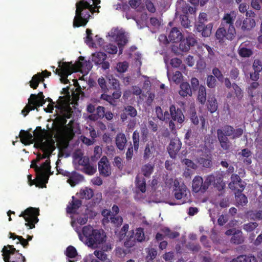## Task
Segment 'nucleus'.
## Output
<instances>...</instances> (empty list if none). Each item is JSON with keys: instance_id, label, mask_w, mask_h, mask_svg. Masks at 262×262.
Masks as SVG:
<instances>
[{"instance_id": "f257e3e1", "label": "nucleus", "mask_w": 262, "mask_h": 262, "mask_svg": "<svg viewBox=\"0 0 262 262\" xmlns=\"http://www.w3.org/2000/svg\"><path fill=\"white\" fill-rule=\"evenodd\" d=\"M223 171H217L213 174L206 177L203 182V179L201 176H195L192 180V191L195 193H204L208 189L209 186L212 185L219 191V195H223L225 192L226 184L223 181Z\"/></svg>"}, {"instance_id": "f03ea898", "label": "nucleus", "mask_w": 262, "mask_h": 262, "mask_svg": "<svg viewBox=\"0 0 262 262\" xmlns=\"http://www.w3.org/2000/svg\"><path fill=\"white\" fill-rule=\"evenodd\" d=\"M96 0H81L76 4L75 16L73 20L74 28L85 26L88 23L90 12L93 9V4Z\"/></svg>"}, {"instance_id": "7ed1b4c3", "label": "nucleus", "mask_w": 262, "mask_h": 262, "mask_svg": "<svg viewBox=\"0 0 262 262\" xmlns=\"http://www.w3.org/2000/svg\"><path fill=\"white\" fill-rule=\"evenodd\" d=\"M244 133L242 128L234 129L233 126L229 125H224L222 129H217L216 131L217 137L221 147L225 150L229 149L231 142L228 137H231L233 140L241 137Z\"/></svg>"}, {"instance_id": "20e7f679", "label": "nucleus", "mask_w": 262, "mask_h": 262, "mask_svg": "<svg viewBox=\"0 0 262 262\" xmlns=\"http://www.w3.org/2000/svg\"><path fill=\"white\" fill-rule=\"evenodd\" d=\"M58 67L55 69V74L58 75H63L67 79L69 75H70L74 72L86 68L88 70L91 69L90 63L86 61L83 56L79 57V61L73 64L72 62L58 61Z\"/></svg>"}, {"instance_id": "39448f33", "label": "nucleus", "mask_w": 262, "mask_h": 262, "mask_svg": "<svg viewBox=\"0 0 262 262\" xmlns=\"http://www.w3.org/2000/svg\"><path fill=\"white\" fill-rule=\"evenodd\" d=\"M82 232L89 247H96L105 241L106 235L103 230L94 229L90 225L83 227Z\"/></svg>"}, {"instance_id": "423d86ee", "label": "nucleus", "mask_w": 262, "mask_h": 262, "mask_svg": "<svg viewBox=\"0 0 262 262\" xmlns=\"http://www.w3.org/2000/svg\"><path fill=\"white\" fill-rule=\"evenodd\" d=\"M173 195L177 200H180V203L184 204L190 201L191 193L190 190L184 184H180L178 181L174 182Z\"/></svg>"}, {"instance_id": "0eeeda50", "label": "nucleus", "mask_w": 262, "mask_h": 262, "mask_svg": "<svg viewBox=\"0 0 262 262\" xmlns=\"http://www.w3.org/2000/svg\"><path fill=\"white\" fill-rule=\"evenodd\" d=\"M236 17V12L231 11L229 13H225L222 19L221 26H224L228 29V37L231 38L235 37L236 31L234 26V21Z\"/></svg>"}, {"instance_id": "6e6552de", "label": "nucleus", "mask_w": 262, "mask_h": 262, "mask_svg": "<svg viewBox=\"0 0 262 262\" xmlns=\"http://www.w3.org/2000/svg\"><path fill=\"white\" fill-rule=\"evenodd\" d=\"M169 112L170 113L171 120H169V127L171 131L176 130L174 122L182 124L184 121L185 116L181 108L174 104L170 106Z\"/></svg>"}, {"instance_id": "1a4fd4ad", "label": "nucleus", "mask_w": 262, "mask_h": 262, "mask_svg": "<svg viewBox=\"0 0 262 262\" xmlns=\"http://www.w3.org/2000/svg\"><path fill=\"white\" fill-rule=\"evenodd\" d=\"M235 25L236 28H240L243 32H248L255 27L256 23L253 18L246 17L244 20L238 18L236 20Z\"/></svg>"}, {"instance_id": "9d476101", "label": "nucleus", "mask_w": 262, "mask_h": 262, "mask_svg": "<svg viewBox=\"0 0 262 262\" xmlns=\"http://www.w3.org/2000/svg\"><path fill=\"white\" fill-rule=\"evenodd\" d=\"M158 154L156 146L152 141L146 143L143 151V159L144 161L153 159Z\"/></svg>"}, {"instance_id": "9b49d317", "label": "nucleus", "mask_w": 262, "mask_h": 262, "mask_svg": "<svg viewBox=\"0 0 262 262\" xmlns=\"http://www.w3.org/2000/svg\"><path fill=\"white\" fill-rule=\"evenodd\" d=\"M98 170L100 174L104 177H108L111 174V167L108 159L103 156L98 163Z\"/></svg>"}, {"instance_id": "f8f14e48", "label": "nucleus", "mask_w": 262, "mask_h": 262, "mask_svg": "<svg viewBox=\"0 0 262 262\" xmlns=\"http://www.w3.org/2000/svg\"><path fill=\"white\" fill-rule=\"evenodd\" d=\"M182 143L178 138H175L170 140L168 146L167 150L171 158H175L181 149Z\"/></svg>"}, {"instance_id": "ddd939ff", "label": "nucleus", "mask_w": 262, "mask_h": 262, "mask_svg": "<svg viewBox=\"0 0 262 262\" xmlns=\"http://www.w3.org/2000/svg\"><path fill=\"white\" fill-rule=\"evenodd\" d=\"M104 216L102 220V223L103 224L108 223L109 222V218L110 219L112 223L114 224L115 226H119L121 225L123 222L122 217L118 214H102Z\"/></svg>"}, {"instance_id": "4468645a", "label": "nucleus", "mask_w": 262, "mask_h": 262, "mask_svg": "<svg viewBox=\"0 0 262 262\" xmlns=\"http://www.w3.org/2000/svg\"><path fill=\"white\" fill-rule=\"evenodd\" d=\"M82 201L74 196H72V200L67 205V213H77V211L82 206Z\"/></svg>"}, {"instance_id": "2eb2a0df", "label": "nucleus", "mask_w": 262, "mask_h": 262, "mask_svg": "<svg viewBox=\"0 0 262 262\" xmlns=\"http://www.w3.org/2000/svg\"><path fill=\"white\" fill-rule=\"evenodd\" d=\"M46 102V100L43 98L42 99H38L36 101H35L33 104H30L28 103L21 111V114L24 117H26L28 113L31 111L37 109L38 107L42 106Z\"/></svg>"}, {"instance_id": "dca6fc26", "label": "nucleus", "mask_w": 262, "mask_h": 262, "mask_svg": "<svg viewBox=\"0 0 262 262\" xmlns=\"http://www.w3.org/2000/svg\"><path fill=\"white\" fill-rule=\"evenodd\" d=\"M55 107L63 117L67 119H69L71 117L72 111L69 106V103L65 102L58 103Z\"/></svg>"}, {"instance_id": "f3484780", "label": "nucleus", "mask_w": 262, "mask_h": 262, "mask_svg": "<svg viewBox=\"0 0 262 262\" xmlns=\"http://www.w3.org/2000/svg\"><path fill=\"white\" fill-rule=\"evenodd\" d=\"M195 28L198 32L201 33L202 36L206 37L210 35L212 25L211 24L205 25L203 21H198V24L195 25Z\"/></svg>"}, {"instance_id": "a211bd4d", "label": "nucleus", "mask_w": 262, "mask_h": 262, "mask_svg": "<svg viewBox=\"0 0 262 262\" xmlns=\"http://www.w3.org/2000/svg\"><path fill=\"white\" fill-rule=\"evenodd\" d=\"M51 172L46 171H38L36 173V184L37 186H40L42 188L46 187V184L48 183L49 176Z\"/></svg>"}, {"instance_id": "6ab92c4d", "label": "nucleus", "mask_w": 262, "mask_h": 262, "mask_svg": "<svg viewBox=\"0 0 262 262\" xmlns=\"http://www.w3.org/2000/svg\"><path fill=\"white\" fill-rule=\"evenodd\" d=\"M39 214H20L19 216H23L26 223V226H29V229H33L35 227V224L38 221L37 216Z\"/></svg>"}, {"instance_id": "aec40b11", "label": "nucleus", "mask_w": 262, "mask_h": 262, "mask_svg": "<svg viewBox=\"0 0 262 262\" xmlns=\"http://www.w3.org/2000/svg\"><path fill=\"white\" fill-rule=\"evenodd\" d=\"M89 214H72L70 216L71 219V225L74 226L77 223L82 225L88 222Z\"/></svg>"}, {"instance_id": "412c9836", "label": "nucleus", "mask_w": 262, "mask_h": 262, "mask_svg": "<svg viewBox=\"0 0 262 262\" xmlns=\"http://www.w3.org/2000/svg\"><path fill=\"white\" fill-rule=\"evenodd\" d=\"M58 120L60 125L63 127L64 131L67 132L71 136V138H72L74 135L73 127L74 121L71 120L69 124L66 125L67 122V118L63 117L62 115L58 118Z\"/></svg>"}, {"instance_id": "4be33fe9", "label": "nucleus", "mask_w": 262, "mask_h": 262, "mask_svg": "<svg viewBox=\"0 0 262 262\" xmlns=\"http://www.w3.org/2000/svg\"><path fill=\"white\" fill-rule=\"evenodd\" d=\"M19 138L21 142L25 145H28L34 142L33 136L28 131L21 130L19 133Z\"/></svg>"}, {"instance_id": "5701e85b", "label": "nucleus", "mask_w": 262, "mask_h": 262, "mask_svg": "<svg viewBox=\"0 0 262 262\" xmlns=\"http://www.w3.org/2000/svg\"><path fill=\"white\" fill-rule=\"evenodd\" d=\"M137 115L136 109L131 105H128L125 107L124 112L120 115L121 119L122 121H125L127 119V116L134 118Z\"/></svg>"}, {"instance_id": "b1692460", "label": "nucleus", "mask_w": 262, "mask_h": 262, "mask_svg": "<svg viewBox=\"0 0 262 262\" xmlns=\"http://www.w3.org/2000/svg\"><path fill=\"white\" fill-rule=\"evenodd\" d=\"M215 36L219 41H223L226 38L228 40H232L234 37L229 38L228 37V29L224 27L221 26L217 30L215 33Z\"/></svg>"}, {"instance_id": "393cba45", "label": "nucleus", "mask_w": 262, "mask_h": 262, "mask_svg": "<svg viewBox=\"0 0 262 262\" xmlns=\"http://www.w3.org/2000/svg\"><path fill=\"white\" fill-rule=\"evenodd\" d=\"M83 176L75 171L72 172V174L68 178L67 182L72 186L74 187L83 180Z\"/></svg>"}, {"instance_id": "a878e982", "label": "nucleus", "mask_w": 262, "mask_h": 262, "mask_svg": "<svg viewBox=\"0 0 262 262\" xmlns=\"http://www.w3.org/2000/svg\"><path fill=\"white\" fill-rule=\"evenodd\" d=\"M183 37L182 33L176 27L172 28L168 35L169 39L170 41L173 42H177L181 41Z\"/></svg>"}, {"instance_id": "bb28decb", "label": "nucleus", "mask_w": 262, "mask_h": 262, "mask_svg": "<svg viewBox=\"0 0 262 262\" xmlns=\"http://www.w3.org/2000/svg\"><path fill=\"white\" fill-rule=\"evenodd\" d=\"M33 133L34 141H38L42 142L46 138L48 132L45 129H42L40 126H37Z\"/></svg>"}, {"instance_id": "cd10ccee", "label": "nucleus", "mask_w": 262, "mask_h": 262, "mask_svg": "<svg viewBox=\"0 0 262 262\" xmlns=\"http://www.w3.org/2000/svg\"><path fill=\"white\" fill-rule=\"evenodd\" d=\"M12 251H15V248L13 245H8L4 247L2 252L5 262H12L11 258V254L13 253Z\"/></svg>"}, {"instance_id": "c85d7f7f", "label": "nucleus", "mask_w": 262, "mask_h": 262, "mask_svg": "<svg viewBox=\"0 0 262 262\" xmlns=\"http://www.w3.org/2000/svg\"><path fill=\"white\" fill-rule=\"evenodd\" d=\"M116 145L117 147L120 150H123L127 143V139L124 134L118 133L116 137Z\"/></svg>"}, {"instance_id": "c756f323", "label": "nucleus", "mask_w": 262, "mask_h": 262, "mask_svg": "<svg viewBox=\"0 0 262 262\" xmlns=\"http://www.w3.org/2000/svg\"><path fill=\"white\" fill-rule=\"evenodd\" d=\"M179 94L183 97L192 95V91L189 83L183 82L180 84V90L179 91Z\"/></svg>"}, {"instance_id": "7c9ffc66", "label": "nucleus", "mask_w": 262, "mask_h": 262, "mask_svg": "<svg viewBox=\"0 0 262 262\" xmlns=\"http://www.w3.org/2000/svg\"><path fill=\"white\" fill-rule=\"evenodd\" d=\"M116 40L119 49V54H121L123 47L127 42V39L124 33H118L116 35Z\"/></svg>"}, {"instance_id": "2f4dec72", "label": "nucleus", "mask_w": 262, "mask_h": 262, "mask_svg": "<svg viewBox=\"0 0 262 262\" xmlns=\"http://www.w3.org/2000/svg\"><path fill=\"white\" fill-rule=\"evenodd\" d=\"M76 195L80 199L89 200L93 196L94 191L92 189L85 187L84 189H81L79 192L76 193Z\"/></svg>"}, {"instance_id": "473e14b6", "label": "nucleus", "mask_w": 262, "mask_h": 262, "mask_svg": "<svg viewBox=\"0 0 262 262\" xmlns=\"http://www.w3.org/2000/svg\"><path fill=\"white\" fill-rule=\"evenodd\" d=\"M96 113L92 114L88 116V119L90 120L96 121L100 118L104 116L105 108L103 106H98L96 108Z\"/></svg>"}, {"instance_id": "72a5a7b5", "label": "nucleus", "mask_w": 262, "mask_h": 262, "mask_svg": "<svg viewBox=\"0 0 262 262\" xmlns=\"http://www.w3.org/2000/svg\"><path fill=\"white\" fill-rule=\"evenodd\" d=\"M231 262H257L256 257L252 255H240L233 258Z\"/></svg>"}, {"instance_id": "f704fd0d", "label": "nucleus", "mask_w": 262, "mask_h": 262, "mask_svg": "<svg viewBox=\"0 0 262 262\" xmlns=\"http://www.w3.org/2000/svg\"><path fill=\"white\" fill-rule=\"evenodd\" d=\"M236 205L240 208L246 206L248 203L247 196L242 193H235Z\"/></svg>"}, {"instance_id": "c9c22d12", "label": "nucleus", "mask_w": 262, "mask_h": 262, "mask_svg": "<svg viewBox=\"0 0 262 262\" xmlns=\"http://www.w3.org/2000/svg\"><path fill=\"white\" fill-rule=\"evenodd\" d=\"M107 55L105 53L101 52H97L93 54L92 61L96 65H100L106 60Z\"/></svg>"}, {"instance_id": "e433bc0d", "label": "nucleus", "mask_w": 262, "mask_h": 262, "mask_svg": "<svg viewBox=\"0 0 262 262\" xmlns=\"http://www.w3.org/2000/svg\"><path fill=\"white\" fill-rule=\"evenodd\" d=\"M54 142L52 139L46 140L45 141H42L41 150L43 152L51 154L53 151V147Z\"/></svg>"}, {"instance_id": "4c0bfd02", "label": "nucleus", "mask_w": 262, "mask_h": 262, "mask_svg": "<svg viewBox=\"0 0 262 262\" xmlns=\"http://www.w3.org/2000/svg\"><path fill=\"white\" fill-rule=\"evenodd\" d=\"M136 186L142 193L146 191V181L144 178L139 175L136 177Z\"/></svg>"}, {"instance_id": "58836bf2", "label": "nucleus", "mask_w": 262, "mask_h": 262, "mask_svg": "<svg viewBox=\"0 0 262 262\" xmlns=\"http://www.w3.org/2000/svg\"><path fill=\"white\" fill-rule=\"evenodd\" d=\"M43 81L44 79L41 73H38L32 77V80L29 82L30 86L31 88L36 89L38 87L40 82Z\"/></svg>"}, {"instance_id": "ea45409f", "label": "nucleus", "mask_w": 262, "mask_h": 262, "mask_svg": "<svg viewBox=\"0 0 262 262\" xmlns=\"http://www.w3.org/2000/svg\"><path fill=\"white\" fill-rule=\"evenodd\" d=\"M237 52L239 56L243 58H249L253 54L252 49L245 47L242 45L238 47Z\"/></svg>"}, {"instance_id": "a19ab883", "label": "nucleus", "mask_w": 262, "mask_h": 262, "mask_svg": "<svg viewBox=\"0 0 262 262\" xmlns=\"http://www.w3.org/2000/svg\"><path fill=\"white\" fill-rule=\"evenodd\" d=\"M134 232L133 231V230L129 231L128 233V236H127V238L124 243V246L126 248H132L136 245L137 242L134 238Z\"/></svg>"}, {"instance_id": "79ce46f5", "label": "nucleus", "mask_w": 262, "mask_h": 262, "mask_svg": "<svg viewBox=\"0 0 262 262\" xmlns=\"http://www.w3.org/2000/svg\"><path fill=\"white\" fill-rule=\"evenodd\" d=\"M61 94H64V96H60L59 97V99L57 101V103L62 102L69 103L71 97L69 92V88L68 86L67 88L62 89Z\"/></svg>"}, {"instance_id": "37998d69", "label": "nucleus", "mask_w": 262, "mask_h": 262, "mask_svg": "<svg viewBox=\"0 0 262 262\" xmlns=\"http://www.w3.org/2000/svg\"><path fill=\"white\" fill-rule=\"evenodd\" d=\"M12 253L11 254L12 262H26L25 257L19 252V250L15 248V251H12Z\"/></svg>"}, {"instance_id": "c03bdc74", "label": "nucleus", "mask_w": 262, "mask_h": 262, "mask_svg": "<svg viewBox=\"0 0 262 262\" xmlns=\"http://www.w3.org/2000/svg\"><path fill=\"white\" fill-rule=\"evenodd\" d=\"M197 99L202 104H204L206 101V88L203 85H200L199 89Z\"/></svg>"}, {"instance_id": "a18cd8bd", "label": "nucleus", "mask_w": 262, "mask_h": 262, "mask_svg": "<svg viewBox=\"0 0 262 262\" xmlns=\"http://www.w3.org/2000/svg\"><path fill=\"white\" fill-rule=\"evenodd\" d=\"M154 165L151 163H147L142 166L141 171L146 177H149L154 171Z\"/></svg>"}, {"instance_id": "49530a36", "label": "nucleus", "mask_w": 262, "mask_h": 262, "mask_svg": "<svg viewBox=\"0 0 262 262\" xmlns=\"http://www.w3.org/2000/svg\"><path fill=\"white\" fill-rule=\"evenodd\" d=\"M218 107L217 102L215 97L209 98L208 100L207 108L211 113L215 112Z\"/></svg>"}, {"instance_id": "de8ad7c7", "label": "nucleus", "mask_w": 262, "mask_h": 262, "mask_svg": "<svg viewBox=\"0 0 262 262\" xmlns=\"http://www.w3.org/2000/svg\"><path fill=\"white\" fill-rule=\"evenodd\" d=\"M134 237L137 242H142L145 240V234L144 229L141 227L136 229Z\"/></svg>"}, {"instance_id": "09e8293b", "label": "nucleus", "mask_w": 262, "mask_h": 262, "mask_svg": "<svg viewBox=\"0 0 262 262\" xmlns=\"http://www.w3.org/2000/svg\"><path fill=\"white\" fill-rule=\"evenodd\" d=\"M230 179L231 182L229 184V187L231 189H235L236 185L242 181V179L239 176L235 173H232Z\"/></svg>"}, {"instance_id": "8fccbe9b", "label": "nucleus", "mask_w": 262, "mask_h": 262, "mask_svg": "<svg viewBox=\"0 0 262 262\" xmlns=\"http://www.w3.org/2000/svg\"><path fill=\"white\" fill-rule=\"evenodd\" d=\"M244 241L243 237L242 235V232L238 231L233 233L232 236L231 238V242L234 244H240Z\"/></svg>"}, {"instance_id": "3c124183", "label": "nucleus", "mask_w": 262, "mask_h": 262, "mask_svg": "<svg viewBox=\"0 0 262 262\" xmlns=\"http://www.w3.org/2000/svg\"><path fill=\"white\" fill-rule=\"evenodd\" d=\"M134 149L135 151H138L139 148L140 135L139 133L136 130L134 132L132 136Z\"/></svg>"}, {"instance_id": "603ef678", "label": "nucleus", "mask_w": 262, "mask_h": 262, "mask_svg": "<svg viewBox=\"0 0 262 262\" xmlns=\"http://www.w3.org/2000/svg\"><path fill=\"white\" fill-rule=\"evenodd\" d=\"M162 232L169 238L174 239L179 236L180 234L176 231H172L169 228L165 227L162 229Z\"/></svg>"}, {"instance_id": "864d4df0", "label": "nucleus", "mask_w": 262, "mask_h": 262, "mask_svg": "<svg viewBox=\"0 0 262 262\" xmlns=\"http://www.w3.org/2000/svg\"><path fill=\"white\" fill-rule=\"evenodd\" d=\"M216 79L213 75H208L206 78V84L210 89L215 88L216 85Z\"/></svg>"}, {"instance_id": "5fc2aeb1", "label": "nucleus", "mask_w": 262, "mask_h": 262, "mask_svg": "<svg viewBox=\"0 0 262 262\" xmlns=\"http://www.w3.org/2000/svg\"><path fill=\"white\" fill-rule=\"evenodd\" d=\"M43 98H45V96L43 94L42 92H39L38 93V94H31L30 98L28 99V103H30V104H33V103H34L35 101H36L38 99H42L43 100Z\"/></svg>"}, {"instance_id": "6e6d98bb", "label": "nucleus", "mask_w": 262, "mask_h": 262, "mask_svg": "<svg viewBox=\"0 0 262 262\" xmlns=\"http://www.w3.org/2000/svg\"><path fill=\"white\" fill-rule=\"evenodd\" d=\"M66 256L70 258H75L77 255V252L76 248L72 246H69L66 249Z\"/></svg>"}, {"instance_id": "4d7b16f0", "label": "nucleus", "mask_w": 262, "mask_h": 262, "mask_svg": "<svg viewBox=\"0 0 262 262\" xmlns=\"http://www.w3.org/2000/svg\"><path fill=\"white\" fill-rule=\"evenodd\" d=\"M198 162L204 167L209 168L212 165L211 160L208 158L200 157L198 159Z\"/></svg>"}, {"instance_id": "13d9d810", "label": "nucleus", "mask_w": 262, "mask_h": 262, "mask_svg": "<svg viewBox=\"0 0 262 262\" xmlns=\"http://www.w3.org/2000/svg\"><path fill=\"white\" fill-rule=\"evenodd\" d=\"M80 165H83L84 166V172L89 175H92L96 171V168L90 165L89 164H84L80 163Z\"/></svg>"}, {"instance_id": "bf43d9fd", "label": "nucleus", "mask_w": 262, "mask_h": 262, "mask_svg": "<svg viewBox=\"0 0 262 262\" xmlns=\"http://www.w3.org/2000/svg\"><path fill=\"white\" fill-rule=\"evenodd\" d=\"M239 71L237 68H233L229 72V76L232 80H239Z\"/></svg>"}, {"instance_id": "052dcab7", "label": "nucleus", "mask_w": 262, "mask_h": 262, "mask_svg": "<svg viewBox=\"0 0 262 262\" xmlns=\"http://www.w3.org/2000/svg\"><path fill=\"white\" fill-rule=\"evenodd\" d=\"M212 74H213V76L215 77V78H217L218 80L220 82H223L224 80V76L220 71V70L216 67L213 68L212 69Z\"/></svg>"}, {"instance_id": "680f3d73", "label": "nucleus", "mask_w": 262, "mask_h": 262, "mask_svg": "<svg viewBox=\"0 0 262 262\" xmlns=\"http://www.w3.org/2000/svg\"><path fill=\"white\" fill-rule=\"evenodd\" d=\"M232 87L234 90V94L238 100L243 97V93L241 88L235 83L232 84Z\"/></svg>"}, {"instance_id": "e2e57ef3", "label": "nucleus", "mask_w": 262, "mask_h": 262, "mask_svg": "<svg viewBox=\"0 0 262 262\" xmlns=\"http://www.w3.org/2000/svg\"><path fill=\"white\" fill-rule=\"evenodd\" d=\"M259 85V84L257 81H253L248 88V93L251 97L254 96L253 91L256 90Z\"/></svg>"}, {"instance_id": "0e129e2a", "label": "nucleus", "mask_w": 262, "mask_h": 262, "mask_svg": "<svg viewBox=\"0 0 262 262\" xmlns=\"http://www.w3.org/2000/svg\"><path fill=\"white\" fill-rule=\"evenodd\" d=\"M51 166L50 160H47L39 166V171H46L51 172Z\"/></svg>"}, {"instance_id": "69168bd1", "label": "nucleus", "mask_w": 262, "mask_h": 262, "mask_svg": "<svg viewBox=\"0 0 262 262\" xmlns=\"http://www.w3.org/2000/svg\"><path fill=\"white\" fill-rule=\"evenodd\" d=\"M252 68L254 71L260 73L262 71V62L258 59L254 60Z\"/></svg>"}, {"instance_id": "338daca9", "label": "nucleus", "mask_w": 262, "mask_h": 262, "mask_svg": "<svg viewBox=\"0 0 262 262\" xmlns=\"http://www.w3.org/2000/svg\"><path fill=\"white\" fill-rule=\"evenodd\" d=\"M105 51L109 54H115L117 53V47L113 44L109 43L104 47Z\"/></svg>"}, {"instance_id": "774afa93", "label": "nucleus", "mask_w": 262, "mask_h": 262, "mask_svg": "<svg viewBox=\"0 0 262 262\" xmlns=\"http://www.w3.org/2000/svg\"><path fill=\"white\" fill-rule=\"evenodd\" d=\"M94 254L97 258L101 261H104L107 259V255L104 251L96 250Z\"/></svg>"}]
</instances>
